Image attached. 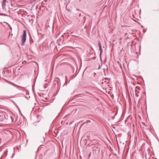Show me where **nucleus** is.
Segmentation results:
<instances>
[{
    "label": "nucleus",
    "instance_id": "obj_10",
    "mask_svg": "<svg viewBox=\"0 0 159 159\" xmlns=\"http://www.w3.org/2000/svg\"><path fill=\"white\" fill-rule=\"evenodd\" d=\"M9 28H10V29L11 30H12V28H11V27H9Z\"/></svg>",
    "mask_w": 159,
    "mask_h": 159
},
{
    "label": "nucleus",
    "instance_id": "obj_2",
    "mask_svg": "<svg viewBox=\"0 0 159 159\" xmlns=\"http://www.w3.org/2000/svg\"><path fill=\"white\" fill-rule=\"evenodd\" d=\"M21 45L23 46L24 45L25 42L26 38V30H24L23 35L21 36Z\"/></svg>",
    "mask_w": 159,
    "mask_h": 159
},
{
    "label": "nucleus",
    "instance_id": "obj_5",
    "mask_svg": "<svg viewBox=\"0 0 159 159\" xmlns=\"http://www.w3.org/2000/svg\"><path fill=\"white\" fill-rule=\"evenodd\" d=\"M145 158L146 159H150L152 157H151L150 155L151 154H150L149 152H148V154H146L145 153Z\"/></svg>",
    "mask_w": 159,
    "mask_h": 159
},
{
    "label": "nucleus",
    "instance_id": "obj_7",
    "mask_svg": "<svg viewBox=\"0 0 159 159\" xmlns=\"http://www.w3.org/2000/svg\"><path fill=\"white\" fill-rule=\"evenodd\" d=\"M137 92V91H135V92ZM135 96H136V97H138L139 96V95L137 94V93H135Z\"/></svg>",
    "mask_w": 159,
    "mask_h": 159
},
{
    "label": "nucleus",
    "instance_id": "obj_11",
    "mask_svg": "<svg viewBox=\"0 0 159 159\" xmlns=\"http://www.w3.org/2000/svg\"><path fill=\"white\" fill-rule=\"evenodd\" d=\"M16 9H15L14 10H16ZM13 10V11H14V10Z\"/></svg>",
    "mask_w": 159,
    "mask_h": 159
},
{
    "label": "nucleus",
    "instance_id": "obj_3",
    "mask_svg": "<svg viewBox=\"0 0 159 159\" xmlns=\"http://www.w3.org/2000/svg\"><path fill=\"white\" fill-rule=\"evenodd\" d=\"M6 117V114L2 112H0V121L4 122V119Z\"/></svg>",
    "mask_w": 159,
    "mask_h": 159
},
{
    "label": "nucleus",
    "instance_id": "obj_1",
    "mask_svg": "<svg viewBox=\"0 0 159 159\" xmlns=\"http://www.w3.org/2000/svg\"><path fill=\"white\" fill-rule=\"evenodd\" d=\"M14 120L13 117L10 115H7L6 114V117L4 119V123L8 125L13 122Z\"/></svg>",
    "mask_w": 159,
    "mask_h": 159
},
{
    "label": "nucleus",
    "instance_id": "obj_12",
    "mask_svg": "<svg viewBox=\"0 0 159 159\" xmlns=\"http://www.w3.org/2000/svg\"><path fill=\"white\" fill-rule=\"evenodd\" d=\"M90 154H89V156H90Z\"/></svg>",
    "mask_w": 159,
    "mask_h": 159
},
{
    "label": "nucleus",
    "instance_id": "obj_8",
    "mask_svg": "<svg viewBox=\"0 0 159 159\" xmlns=\"http://www.w3.org/2000/svg\"><path fill=\"white\" fill-rule=\"evenodd\" d=\"M3 2L6 3L7 2V0H3Z\"/></svg>",
    "mask_w": 159,
    "mask_h": 159
},
{
    "label": "nucleus",
    "instance_id": "obj_4",
    "mask_svg": "<svg viewBox=\"0 0 159 159\" xmlns=\"http://www.w3.org/2000/svg\"><path fill=\"white\" fill-rule=\"evenodd\" d=\"M98 46L99 47V50L100 51V56H101V54H102V46H101V42H100V41H98Z\"/></svg>",
    "mask_w": 159,
    "mask_h": 159
},
{
    "label": "nucleus",
    "instance_id": "obj_9",
    "mask_svg": "<svg viewBox=\"0 0 159 159\" xmlns=\"http://www.w3.org/2000/svg\"><path fill=\"white\" fill-rule=\"evenodd\" d=\"M150 159H156L155 158H154L153 157H152Z\"/></svg>",
    "mask_w": 159,
    "mask_h": 159
},
{
    "label": "nucleus",
    "instance_id": "obj_6",
    "mask_svg": "<svg viewBox=\"0 0 159 159\" xmlns=\"http://www.w3.org/2000/svg\"><path fill=\"white\" fill-rule=\"evenodd\" d=\"M6 5V3L3 2V3L2 4V7L3 9H4L5 8Z\"/></svg>",
    "mask_w": 159,
    "mask_h": 159
}]
</instances>
